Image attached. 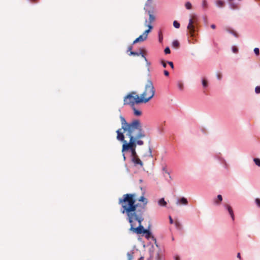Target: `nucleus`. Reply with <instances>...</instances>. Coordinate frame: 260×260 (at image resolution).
<instances>
[{
    "mask_svg": "<svg viewBox=\"0 0 260 260\" xmlns=\"http://www.w3.org/2000/svg\"><path fill=\"white\" fill-rule=\"evenodd\" d=\"M121 128L116 131L117 139L122 141V152L130 148L136 147V140L143 138L145 134L143 130L140 121L135 119L130 122H127L124 117L120 116Z\"/></svg>",
    "mask_w": 260,
    "mask_h": 260,
    "instance_id": "nucleus-1",
    "label": "nucleus"
},
{
    "mask_svg": "<svg viewBox=\"0 0 260 260\" xmlns=\"http://www.w3.org/2000/svg\"><path fill=\"white\" fill-rule=\"evenodd\" d=\"M128 203L127 206L124 205L121 212L127 216L126 219L131 224L130 230L137 234L146 233L147 230L144 229L141 224L144 220V207L135 206L132 200Z\"/></svg>",
    "mask_w": 260,
    "mask_h": 260,
    "instance_id": "nucleus-2",
    "label": "nucleus"
},
{
    "mask_svg": "<svg viewBox=\"0 0 260 260\" xmlns=\"http://www.w3.org/2000/svg\"><path fill=\"white\" fill-rule=\"evenodd\" d=\"M130 200L134 201V205L137 207H144V212L146 210V205L147 204V200L144 197L142 196L139 199V201L140 202H142L143 203V204L142 205H139L138 204H136V200L134 197V194H131V193H127L125 194L123 196L122 198H120L119 199V204L121 205V209L120 211L122 212L123 206L124 205H126V206H127L128 204L129 203L128 202Z\"/></svg>",
    "mask_w": 260,
    "mask_h": 260,
    "instance_id": "nucleus-3",
    "label": "nucleus"
},
{
    "mask_svg": "<svg viewBox=\"0 0 260 260\" xmlns=\"http://www.w3.org/2000/svg\"><path fill=\"white\" fill-rule=\"evenodd\" d=\"M155 94V89L151 81L148 80L145 87V90L141 94V100L139 102L147 103L151 99Z\"/></svg>",
    "mask_w": 260,
    "mask_h": 260,
    "instance_id": "nucleus-4",
    "label": "nucleus"
},
{
    "mask_svg": "<svg viewBox=\"0 0 260 260\" xmlns=\"http://www.w3.org/2000/svg\"><path fill=\"white\" fill-rule=\"evenodd\" d=\"M141 100L139 95L136 94L135 92H132L126 95L124 98V105H130L131 107L133 106L135 104H139L143 103L142 102H139Z\"/></svg>",
    "mask_w": 260,
    "mask_h": 260,
    "instance_id": "nucleus-5",
    "label": "nucleus"
},
{
    "mask_svg": "<svg viewBox=\"0 0 260 260\" xmlns=\"http://www.w3.org/2000/svg\"><path fill=\"white\" fill-rule=\"evenodd\" d=\"M148 27V29L146 30L142 35H140L138 38H137L133 42V44H135L139 42H143L146 40L148 37V33L152 29V25H146Z\"/></svg>",
    "mask_w": 260,
    "mask_h": 260,
    "instance_id": "nucleus-6",
    "label": "nucleus"
},
{
    "mask_svg": "<svg viewBox=\"0 0 260 260\" xmlns=\"http://www.w3.org/2000/svg\"><path fill=\"white\" fill-rule=\"evenodd\" d=\"M223 206L224 209L229 212V214L230 215L232 218V220H234L235 217L232 207L228 204H224Z\"/></svg>",
    "mask_w": 260,
    "mask_h": 260,
    "instance_id": "nucleus-7",
    "label": "nucleus"
},
{
    "mask_svg": "<svg viewBox=\"0 0 260 260\" xmlns=\"http://www.w3.org/2000/svg\"><path fill=\"white\" fill-rule=\"evenodd\" d=\"M147 13L149 15V20H145V24L146 25H151L152 23L155 20V16L152 14V12L150 11H148Z\"/></svg>",
    "mask_w": 260,
    "mask_h": 260,
    "instance_id": "nucleus-8",
    "label": "nucleus"
},
{
    "mask_svg": "<svg viewBox=\"0 0 260 260\" xmlns=\"http://www.w3.org/2000/svg\"><path fill=\"white\" fill-rule=\"evenodd\" d=\"M131 160L135 166L140 165L141 167H143V164L140 159L138 157V156L132 157Z\"/></svg>",
    "mask_w": 260,
    "mask_h": 260,
    "instance_id": "nucleus-9",
    "label": "nucleus"
},
{
    "mask_svg": "<svg viewBox=\"0 0 260 260\" xmlns=\"http://www.w3.org/2000/svg\"><path fill=\"white\" fill-rule=\"evenodd\" d=\"M193 23V20L192 19H189V23L187 26V28L189 30L190 33L192 35V34L194 30V27L193 25L192 24Z\"/></svg>",
    "mask_w": 260,
    "mask_h": 260,
    "instance_id": "nucleus-10",
    "label": "nucleus"
},
{
    "mask_svg": "<svg viewBox=\"0 0 260 260\" xmlns=\"http://www.w3.org/2000/svg\"><path fill=\"white\" fill-rule=\"evenodd\" d=\"M222 201V197L220 194H218L216 198L213 199V204L215 205L218 206Z\"/></svg>",
    "mask_w": 260,
    "mask_h": 260,
    "instance_id": "nucleus-11",
    "label": "nucleus"
},
{
    "mask_svg": "<svg viewBox=\"0 0 260 260\" xmlns=\"http://www.w3.org/2000/svg\"><path fill=\"white\" fill-rule=\"evenodd\" d=\"M187 203H188V201H187V199L186 198H185L184 197H182L180 199L178 200L177 201V203H176V204L177 205L182 204L185 205H187Z\"/></svg>",
    "mask_w": 260,
    "mask_h": 260,
    "instance_id": "nucleus-12",
    "label": "nucleus"
},
{
    "mask_svg": "<svg viewBox=\"0 0 260 260\" xmlns=\"http://www.w3.org/2000/svg\"><path fill=\"white\" fill-rule=\"evenodd\" d=\"M215 4L218 8H222L224 6V2L223 0H216Z\"/></svg>",
    "mask_w": 260,
    "mask_h": 260,
    "instance_id": "nucleus-13",
    "label": "nucleus"
},
{
    "mask_svg": "<svg viewBox=\"0 0 260 260\" xmlns=\"http://www.w3.org/2000/svg\"><path fill=\"white\" fill-rule=\"evenodd\" d=\"M133 111H134V114L135 116H141V114H142V112L141 111L139 110H137L136 108H135V105L133 106H132L131 107Z\"/></svg>",
    "mask_w": 260,
    "mask_h": 260,
    "instance_id": "nucleus-14",
    "label": "nucleus"
},
{
    "mask_svg": "<svg viewBox=\"0 0 260 260\" xmlns=\"http://www.w3.org/2000/svg\"><path fill=\"white\" fill-rule=\"evenodd\" d=\"M158 204L160 206L165 207L167 205V202L165 201L164 198H161L158 201Z\"/></svg>",
    "mask_w": 260,
    "mask_h": 260,
    "instance_id": "nucleus-15",
    "label": "nucleus"
},
{
    "mask_svg": "<svg viewBox=\"0 0 260 260\" xmlns=\"http://www.w3.org/2000/svg\"><path fill=\"white\" fill-rule=\"evenodd\" d=\"M129 149L130 150L131 152V158L138 156L136 151V147L132 148Z\"/></svg>",
    "mask_w": 260,
    "mask_h": 260,
    "instance_id": "nucleus-16",
    "label": "nucleus"
},
{
    "mask_svg": "<svg viewBox=\"0 0 260 260\" xmlns=\"http://www.w3.org/2000/svg\"><path fill=\"white\" fill-rule=\"evenodd\" d=\"M229 7L231 10H236L238 9V7L236 3H231L229 5Z\"/></svg>",
    "mask_w": 260,
    "mask_h": 260,
    "instance_id": "nucleus-17",
    "label": "nucleus"
},
{
    "mask_svg": "<svg viewBox=\"0 0 260 260\" xmlns=\"http://www.w3.org/2000/svg\"><path fill=\"white\" fill-rule=\"evenodd\" d=\"M162 171L163 172V173L164 174H168L169 178H171V175H170V173L168 171V170H167V168L166 167H164L162 168Z\"/></svg>",
    "mask_w": 260,
    "mask_h": 260,
    "instance_id": "nucleus-18",
    "label": "nucleus"
},
{
    "mask_svg": "<svg viewBox=\"0 0 260 260\" xmlns=\"http://www.w3.org/2000/svg\"><path fill=\"white\" fill-rule=\"evenodd\" d=\"M185 6L187 10H190L192 7L191 4L189 2H187L185 3Z\"/></svg>",
    "mask_w": 260,
    "mask_h": 260,
    "instance_id": "nucleus-19",
    "label": "nucleus"
},
{
    "mask_svg": "<svg viewBox=\"0 0 260 260\" xmlns=\"http://www.w3.org/2000/svg\"><path fill=\"white\" fill-rule=\"evenodd\" d=\"M179 43L177 40H174L172 42V46L177 48L179 46Z\"/></svg>",
    "mask_w": 260,
    "mask_h": 260,
    "instance_id": "nucleus-20",
    "label": "nucleus"
},
{
    "mask_svg": "<svg viewBox=\"0 0 260 260\" xmlns=\"http://www.w3.org/2000/svg\"><path fill=\"white\" fill-rule=\"evenodd\" d=\"M173 26L176 28H179L180 27V23L175 20L173 22Z\"/></svg>",
    "mask_w": 260,
    "mask_h": 260,
    "instance_id": "nucleus-21",
    "label": "nucleus"
},
{
    "mask_svg": "<svg viewBox=\"0 0 260 260\" xmlns=\"http://www.w3.org/2000/svg\"><path fill=\"white\" fill-rule=\"evenodd\" d=\"M253 161L256 166L260 167V159L255 158L253 159Z\"/></svg>",
    "mask_w": 260,
    "mask_h": 260,
    "instance_id": "nucleus-22",
    "label": "nucleus"
},
{
    "mask_svg": "<svg viewBox=\"0 0 260 260\" xmlns=\"http://www.w3.org/2000/svg\"><path fill=\"white\" fill-rule=\"evenodd\" d=\"M177 86H178V88H179V90H183V84L182 83L178 82V84H177Z\"/></svg>",
    "mask_w": 260,
    "mask_h": 260,
    "instance_id": "nucleus-23",
    "label": "nucleus"
},
{
    "mask_svg": "<svg viewBox=\"0 0 260 260\" xmlns=\"http://www.w3.org/2000/svg\"><path fill=\"white\" fill-rule=\"evenodd\" d=\"M202 85L204 88H206L207 87V82L205 79H203L202 81Z\"/></svg>",
    "mask_w": 260,
    "mask_h": 260,
    "instance_id": "nucleus-24",
    "label": "nucleus"
},
{
    "mask_svg": "<svg viewBox=\"0 0 260 260\" xmlns=\"http://www.w3.org/2000/svg\"><path fill=\"white\" fill-rule=\"evenodd\" d=\"M255 203L258 207L260 208V199L256 198L255 199Z\"/></svg>",
    "mask_w": 260,
    "mask_h": 260,
    "instance_id": "nucleus-25",
    "label": "nucleus"
},
{
    "mask_svg": "<svg viewBox=\"0 0 260 260\" xmlns=\"http://www.w3.org/2000/svg\"><path fill=\"white\" fill-rule=\"evenodd\" d=\"M130 55L139 56L140 55L139 52L131 51L129 54Z\"/></svg>",
    "mask_w": 260,
    "mask_h": 260,
    "instance_id": "nucleus-26",
    "label": "nucleus"
},
{
    "mask_svg": "<svg viewBox=\"0 0 260 260\" xmlns=\"http://www.w3.org/2000/svg\"><path fill=\"white\" fill-rule=\"evenodd\" d=\"M255 92L257 94L260 93V86H257L255 88Z\"/></svg>",
    "mask_w": 260,
    "mask_h": 260,
    "instance_id": "nucleus-27",
    "label": "nucleus"
},
{
    "mask_svg": "<svg viewBox=\"0 0 260 260\" xmlns=\"http://www.w3.org/2000/svg\"><path fill=\"white\" fill-rule=\"evenodd\" d=\"M136 143L139 145H143L144 142L142 140H138L137 141H136Z\"/></svg>",
    "mask_w": 260,
    "mask_h": 260,
    "instance_id": "nucleus-28",
    "label": "nucleus"
},
{
    "mask_svg": "<svg viewBox=\"0 0 260 260\" xmlns=\"http://www.w3.org/2000/svg\"><path fill=\"white\" fill-rule=\"evenodd\" d=\"M202 6L203 8H206L207 7V2L206 0L203 1Z\"/></svg>",
    "mask_w": 260,
    "mask_h": 260,
    "instance_id": "nucleus-29",
    "label": "nucleus"
},
{
    "mask_svg": "<svg viewBox=\"0 0 260 260\" xmlns=\"http://www.w3.org/2000/svg\"><path fill=\"white\" fill-rule=\"evenodd\" d=\"M254 53L256 55H259V50L258 48H255L254 49Z\"/></svg>",
    "mask_w": 260,
    "mask_h": 260,
    "instance_id": "nucleus-30",
    "label": "nucleus"
},
{
    "mask_svg": "<svg viewBox=\"0 0 260 260\" xmlns=\"http://www.w3.org/2000/svg\"><path fill=\"white\" fill-rule=\"evenodd\" d=\"M164 52L166 54H169L170 53V49L169 47H166L165 49Z\"/></svg>",
    "mask_w": 260,
    "mask_h": 260,
    "instance_id": "nucleus-31",
    "label": "nucleus"
},
{
    "mask_svg": "<svg viewBox=\"0 0 260 260\" xmlns=\"http://www.w3.org/2000/svg\"><path fill=\"white\" fill-rule=\"evenodd\" d=\"M139 54L140 55H141V56L144 58L145 61H147V58L145 57L144 54L142 51L139 52Z\"/></svg>",
    "mask_w": 260,
    "mask_h": 260,
    "instance_id": "nucleus-32",
    "label": "nucleus"
},
{
    "mask_svg": "<svg viewBox=\"0 0 260 260\" xmlns=\"http://www.w3.org/2000/svg\"><path fill=\"white\" fill-rule=\"evenodd\" d=\"M127 256L128 257V260H132V259H133V255L131 253L128 252L127 253Z\"/></svg>",
    "mask_w": 260,
    "mask_h": 260,
    "instance_id": "nucleus-33",
    "label": "nucleus"
},
{
    "mask_svg": "<svg viewBox=\"0 0 260 260\" xmlns=\"http://www.w3.org/2000/svg\"><path fill=\"white\" fill-rule=\"evenodd\" d=\"M232 50L233 52L237 53L238 52V49L236 48L235 47H233L232 48Z\"/></svg>",
    "mask_w": 260,
    "mask_h": 260,
    "instance_id": "nucleus-34",
    "label": "nucleus"
},
{
    "mask_svg": "<svg viewBox=\"0 0 260 260\" xmlns=\"http://www.w3.org/2000/svg\"><path fill=\"white\" fill-rule=\"evenodd\" d=\"M149 156L150 157H152L153 155L152 154V151H151V148H149Z\"/></svg>",
    "mask_w": 260,
    "mask_h": 260,
    "instance_id": "nucleus-35",
    "label": "nucleus"
},
{
    "mask_svg": "<svg viewBox=\"0 0 260 260\" xmlns=\"http://www.w3.org/2000/svg\"><path fill=\"white\" fill-rule=\"evenodd\" d=\"M161 63L164 68H166L167 63L164 61H161Z\"/></svg>",
    "mask_w": 260,
    "mask_h": 260,
    "instance_id": "nucleus-36",
    "label": "nucleus"
},
{
    "mask_svg": "<svg viewBox=\"0 0 260 260\" xmlns=\"http://www.w3.org/2000/svg\"><path fill=\"white\" fill-rule=\"evenodd\" d=\"M168 63L170 64V66H171V68L173 69L174 65H173V62L172 61H168Z\"/></svg>",
    "mask_w": 260,
    "mask_h": 260,
    "instance_id": "nucleus-37",
    "label": "nucleus"
},
{
    "mask_svg": "<svg viewBox=\"0 0 260 260\" xmlns=\"http://www.w3.org/2000/svg\"><path fill=\"white\" fill-rule=\"evenodd\" d=\"M164 73L165 75L166 76H168L169 75L168 71H167V70H165Z\"/></svg>",
    "mask_w": 260,
    "mask_h": 260,
    "instance_id": "nucleus-38",
    "label": "nucleus"
},
{
    "mask_svg": "<svg viewBox=\"0 0 260 260\" xmlns=\"http://www.w3.org/2000/svg\"><path fill=\"white\" fill-rule=\"evenodd\" d=\"M169 220H170V223L171 224H172L173 223V220L170 216H169Z\"/></svg>",
    "mask_w": 260,
    "mask_h": 260,
    "instance_id": "nucleus-39",
    "label": "nucleus"
},
{
    "mask_svg": "<svg viewBox=\"0 0 260 260\" xmlns=\"http://www.w3.org/2000/svg\"><path fill=\"white\" fill-rule=\"evenodd\" d=\"M175 260H180V257L179 256L176 255L174 256Z\"/></svg>",
    "mask_w": 260,
    "mask_h": 260,
    "instance_id": "nucleus-40",
    "label": "nucleus"
},
{
    "mask_svg": "<svg viewBox=\"0 0 260 260\" xmlns=\"http://www.w3.org/2000/svg\"><path fill=\"white\" fill-rule=\"evenodd\" d=\"M232 34H233L235 37H238L237 35L235 32L231 31L230 32Z\"/></svg>",
    "mask_w": 260,
    "mask_h": 260,
    "instance_id": "nucleus-41",
    "label": "nucleus"
},
{
    "mask_svg": "<svg viewBox=\"0 0 260 260\" xmlns=\"http://www.w3.org/2000/svg\"><path fill=\"white\" fill-rule=\"evenodd\" d=\"M237 257L240 259H241L240 253H238L237 255Z\"/></svg>",
    "mask_w": 260,
    "mask_h": 260,
    "instance_id": "nucleus-42",
    "label": "nucleus"
},
{
    "mask_svg": "<svg viewBox=\"0 0 260 260\" xmlns=\"http://www.w3.org/2000/svg\"><path fill=\"white\" fill-rule=\"evenodd\" d=\"M211 27L212 28H213V29H215V27H216V26H215V24H212V25H211Z\"/></svg>",
    "mask_w": 260,
    "mask_h": 260,
    "instance_id": "nucleus-43",
    "label": "nucleus"
},
{
    "mask_svg": "<svg viewBox=\"0 0 260 260\" xmlns=\"http://www.w3.org/2000/svg\"><path fill=\"white\" fill-rule=\"evenodd\" d=\"M145 234L146 235H150L151 232L148 230H147V232Z\"/></svg>",
    "mask_w": 260,
    "mask_h": 260,
    "instance_id": "nucleus-44",
    "label": "nucleus"
},
{
    "mask_svg": "<svg viewBox=\"0 0 260 260\" xmlns=\"http://www.w3.org/2000/svg\"><path fill=\"white\" fill-rule=\"evenodd\" d=\"M162 40V37H161L159 36V42H161Z\"/></svg>",
    "mask_w": 260,
    "mask_h": 260,
    "instance_id": "nucleus-45",
    "label": "nucleus"
},
{
    "mask_svg": "<svg viewBox=\"0 0 260 260\" xmlns=\"http://www.w3.org/2000/svg\"><path fill=\"white\" fill-rule=\"evenodd\" d=\"M132 49V47H129L128 48V51H131Z\"/></svg>",
    "mask_w": 260,
    "mask_h": 260,
    "instance_id": "nucleus-46",
    "label": "nucleus"
},
{
    "mask_svg": "<svg viewBox=\"0 0 260 260\" xmlns=\"http://www.w3.org/2000/svg\"><path fill=\"white\" fill-rule=\"evenodd\" d=\"M123 157L124 160H125V156L124 154H123Z\"/></svg>",
    "mask_w": 260,
    "mask_h": 260,
    "instance_id": "nucleus-47",
    "label": "nucleus"
},
{
    "mask_svg": "<svg viewBox=\"0 0 260 260\" xmlns=\"http://www.w3.org/2000/svg\"><path fill=\"white\" fill-rule=\"evenodd\" d=\"M139 181H140V182H142L143 181H142V179H140V180H139Z\"/></svg>",
    "mask_w": 260,
    "mask_h": 260,
    "instance_id": "nucleus-48",
    "label": "nucleus"
},
{
    "mask_svg": "<svg viewBox=\"0 0 260 260\" xmlns=\"http://www.w3.org/2000/svg\"><path fill=\"white\" fill-rule=\"evenodd\" d=\"M142 259H143V257H141L140 258V259H139V260H142Z\"/></svg>",
    "mask_w": 260,
    "mask_h": 260,
    "instance_id": "nucleus-49",
    "label": "nucleus"
},
{
    "mask_svg": "<svg viewBox=\"0 0 260 260\" xmlns=\"http://www.w3.org/2000/svg\"><path fill=\"white\" fill-rule=\"evenodd\" d=\"M230 1H232V0H229Z\"/></svg>",
    "mask_w": 260,
    "mask_h": 260,
    "instance_id": "nucleus-50",
    "label": "nucleus"
}]
</instances>
